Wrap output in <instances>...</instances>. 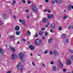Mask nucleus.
I'll list each match as a JSON object with an SVG mask.
<instances>
[{"instance_id":"f03ea898","label":"nucleus","mask_w":73,"mask_h":73,"mask_svg":"<svg viewBox=\"0 0 73 73\" xmlns=\"http://www.w3.org/2000/svg\"><path fill=\"white\" fill-rule=\"evenodd\" d=\"M17 68L18 69L21 70V72H23V68H21V63H19L18 64Z\"/></svg>"},{"instance_id":"6e6552de","label":"nucleus","mask_w":73,"mask_h":73,"mask_svg":"<svg viewBox=\"0 0 73 73\" xmlns=\"http://www.w3.org/2000/svg\"><path fill=\"white\" fill-rule=\"evenodd\" d=\"M50 27L51 28L54 29L56 27V25L54 23H52L51 24Z\"/></svg>"},{"instance_id":"f3484780","label":"nucleus","mask_w":73,"mask_h":73,"mask_svg":"<svg viewBox=\"0 0 73 73\" xmlns=\"http://www.w3.org/2000/svg\"><path fill=\"white\" fill-rule=\"evenodd\" d=\"M62 36L63 38H66V35L65 34H63Z\"/></svg>"},{"instance_id":"bb28decb","label":"nucleus","mask_w":73,"mask_h":73,"mask_svg":"<svg viewBox=\"0 0 73 73\" xmlns=\"http://www.w3.org/2000/svg\"><path fill=\"white\" fill-rule=\"evenodd\" d=\"M44 54H47L48 53V50H46L44 52Z\"/></svg>"},{"instance_id":"864d4df0","label":"nucleus","mask_w":73,"mask_h":73,"mask_svg":"<svg viewBox=\"0 0 73 73\" xmlns=\"http://www.w3.org/2000/svg\"><path fill=\"white\" fill-rule=\"evenodd\" d=\"M2 25V22L0 21V25Z\"/></svg>"},{"instance_id":"423d86ee","label":"nucleus","mask_w":73,"mask_h":73,"mask_svg":"<svg viewBox=\"0 0 73 73\" xmlns=\"http://www.w3.org/2000/svg\"><path fill=\"white\" fill-rule=\"evenodd\" d=\"M53 53L54 55L55 56H58V52L56 50H53Z\"/></svg>"},{"instance_id":"aec40b11","label":"nucleus","mask_w":73,"mask_h":73,"mask_svg":"<svg viewBox=\"0 0 73 73\" xmlns=\"http://www.w3.org/2000/svg\"><path fill=\"white\" fill-rule=\"evenodd\" d=\"M59 64L60 67H62L63 64L62 63H61V62H60Z\"/></svg>"},{"instance_id":"4be33fe9","label":"nucleus","mask_w":73,"mask_h":73,"mask_svg":"<svg viewBox=\"0 0 73 73\" xmlns=\"http://www.w3.org/2000/svg\"><path fill=\"white\" fill-rule=\"evenodd\" d=\"M72 28V26L71 25H70L68 27V29L70 30V29H71Z\"/></svg>"},{"instance_id":"412c9836","label":"nucleus","mask_w":73,"mask_h":73,"mask_svg":"<svg viewBox=\"0 0 73 73\" xmlns=\"http://www.w3.org/2000/svg\"><path fill=\"white\" fill-rule=\"evenodd\" d=\"M22 23L24 26H25V21H24L23 20L22 21Z\"/></svg>"},{"instance_id":"c85d7f7f","label":"nucleus","mask_w":73,"mask_h":73,"mask_svg":"<svg viewBox=\"0 0 73 73\" xmlns=\"http://www.w3.org/2000/svg\"><path fill=\"white\" fill-rule=\"evenodd\" d=\"M49 22L48 23V24H47L45 27H47L48 26H49Z\"/></svg>"},{"instance_id":"e2e57ef3","label":"nucleus","mask_w":73,"mask_h":73,"mask_svg":"<svg viewBox=\"0 0 73 73\" xmlns=\"http://www.w3.org/2000/svg\"><path fill=\"white\" fill-rule=\"evenodd\" d=\"M27 44H28L29 45V44H30V43H29V42H27Z\"/></svg>"},{"instance_id":"a211bd4d","label":"nucleus","mask_w":73,"mask_h":73,"mask_svg":"<svg viewBox=\"0 0 73 73\" xmlns=\"http://www.w3.org/2000/svg\"><path fill=\"white\" fill-rule=\"evenodd\" d=\"M66 19H68V16L66 15L64 16L63 19L64 20H66Z\"/></svg>"},{"instance_id":"ea45409f","label":"nucleus","mask_w":73,"mask_h":73,"mask_svg":"<svg viewBox=\"0 0 73 73\" xmlns=\"http://www.w3.org/2000/svg\"><path fill=\"white\" fill-rule=\"evenodd\" d=\"M42 40H45V37H42Z\"/></svg>"},{"instance_id":"9b49d317","label":"nucleus","mask_w":73,"mask_h":73,"mask_svg":"<svg viewBox=\"0 0 73 73\" xmlns=\"http://www.w3.org/2000/svg\"><path fill=\"white\" fill-rule=\"evenodd\" d=\"M15 31H19L20 29V27L19 26H16L14 29Z\"/></svg>"},{"instance_id":"7ed1b4c3","label":"nucleus","mask_w":73,"mask_h":73,"mask_svg":"<svg viewBox=\"0 0 73 73\" xmlns=\"http://www.w3.org/2000/svg\"><path fill=\"white\" fill-rule=\"evenodd\" d=\"M32 9L34 12H35V13L37 12V7H36V5H33L32 6Z\"/></svg>"},{"instance_id":"a19ab883","label":"nucleus","mask_w":73,"mask_h":73,"mask_svg":"<svg viewBox=\"0 0 73 73\" xmlns=\"http://www.w3.org/2000/svg\"><path fill=\"white\" fill-rule=\"evenodd\" d=\"M50 54L52 55L53 54V52L52 51H50Z\"/></svg>"},{"instance_id":"6e6d98bb","label":"nucleus","mask_w":73,"mask_h":73,"mask_svg":"<svg viewBox=\"0 0 73 73\" xmlns=\"http://www.w3.org/2000/svg\"><path fill=\"white\" fill-rule=\"evenodd\" d=\"M55 1L56 3H58V2L57 1V0H55Z\"/></svg>"},{"instance_id":"6ab92c4d","label":"nucleus","mask_w":73,"mask_h":73,"mask_svg":"<svg viewBox=\"0 0 73 73\" xmlns=\"http://www.w3.org/2000/svg\"><path fill=\"white\" fill-rule=\"evenodd\" d=\"M21 32L20 31H17L16 32V35H20V34Z\"/></svg>"},{"instance_id":"de8ad7c7","label":"nucleus","mask_w":73,"mask_h":73,"mask_svg":"<svg viewBox=\"0 0 73 73\" xmlns=\"http://www.w3.org/2000/svg\"><path fill=\"white\" fill-rule=\"evenodd\" d=\"M50 64H52V65H53V64H54L53 62H51Z\"/></svg>"},{"instance_id":"e433bc0d","label":"nucleus","mask_w":73,"mask_h":73,"mask_svg":"<svg viewBox=\"0 0 73 73\" xmlns=\"http://www.w3.org/2000/svg\"><path fill=\"white\" fill-rule=\"evenodd\" d=\"M65 41H66V42H68L69 41V39H66Z\"/></svg>"},{"instance_id":"c03bdc74","label":"nucleus","mask_w":73,"mask_h":73,"mask_svg":"<svg viewBox=\"0 0 73 73\" xmlns=\"http://www.w3.org/2000/svg\"><path fill=\"white\" fill-rule=\"evenodd\" d=\"M48 11V9H46L44 10V12H47Z\"/></svg>"},{"instance_id":"ddd939ff","label":"nucleus","mask_w":73,"mask_h":73,"mask_svg":"<svg viewBox=\"0 0 73 73\" xmlns=\"http://www.w3.org/2000/svg\"><path fill=\"white\" fill-rule=\"evenodd\" d=\"M0 53H1V55L4 54V51L2 49H0Z\"/></svg>"},{"instance_id":"4468645a","label":"nucleus","mask_w":73,"mask_h":73,"mask_svg":"<svg viewBox=\"0 0 73 73\" xmlns=\"http://www.w3.org/2000/svg\"><path fill=\"white\" fill-rule=\"evenodd\" d=\"M11 49L12 50V52H15V48H14V47H11Z\"/></svg>"},{"instance_id":"a18cd8bd","label":"nucleus","mask_w":73,"mask_h":73,"mask_svg":"<svg viewBox=\"0 0 73 73\" xmlns=\"http://www.w3.org/2000/svg\"><path fill=\"white\" fill-rule=\"evenodd\" d=\"M22 40L24 41H26V39L25 38H23V39Z\"/></svg>"},{"instance_id":"0e129e2a","label":"nucleus","mask_w":73,"mask_h":73,"mask_svg":"<svg viewBox=\"0 0 73 73\" xmlns=\"http://www.w3.org/2000/svg\"><path fill=\"white\" fill-rule=\"evenodd\" d=\"M27 17L28 19H29V17L27 16Z\"/></svg>"},{"instance_id":"4c0bfd02","label":"nucleus","mask_w":73,"mask_h":73,"mask_svg":"<svg viewBox=\"0 0 73 73\" xmlns=\"http://www.w3.org/2000/svg\"><path fill=\"white\" fill-rule=\"evenodd\" d=\"M22 2L23 3H26V2H25V0L22 1Z\"/></svg>"},{"instance_id":"f704fd0d","label":"nucleus","mask_w":73,"mask_h":73,"mask_svg":"<svg viewBox=\"0 0 73 73\" xmlns=\"http://www.w3.org/2000/svg\"><path fill=\"white\" fill-rule=\"evenodd\" d=\"M58 30H59V31H61V29H62V27H60L59 28V29H58Z\"/></svg>"},{"instance_id":"603ef678","label":"nucleus","mask_w":73,"mask_h":73,"mask_svg":"<svg viewBox=\"0 0 73 73\" xmlns=\"http://www.w3.org/2000/svg\"><path fill=\"white\" fill-rule=\"evenodd\" d=\"M25 11L26 12H27V13L28 12V10H26Z\"/></svg>"},{"instance_id":"49530a36","label":"nucleus","mask_w":73,"mask_h":73,"mask_svg":"<svg viewBox=\"0 0 73 73\" xmlns=\"http://www.w3.org/2000/svg\"><path fill=\"white\" fill-rule=\"evenodd\" d=\"M50 31L51 32H52V31H53V30L52 29H51L50 30Z\"/></svg>"},{"instance_id":"393cba45","label":"nucleus","mask_w":73,"mask_h":73,"mask_svg":"<svg viewBox=\"0 0 73 73\" xmlns=\"http://www.w3.org/2000/svg\"><path fill=\"white\" fill-rule=\"evenodd\" d=\"M27 31H28V32L27 33V34L29 36H30V34H31V33L30 32V31H29L27 30Z\"/></svg>"},{"instance_id":"473e14b6","label":"nucleus","mask_w":73,"mask_h":73,"mask_svg":"<svg viewBox=\"0 0 73 73\" xmlns=\"http://www.w3.org/2000/svg\"><path fill=\"white\" fill-rule=\"evenodd\" d=\"M69 57L71 59H73V56H71L69 55Z\"/></svg>"},{"instance_id":"f257e3e1","label":"nucleus","mask_w":73,"mask_h":73,"mask_svg":"<svg viewBox=\"0 0 73 73\" xmlns=\"http://www.w3.org/2000/svg\"><path fill=\"white\" fill-rule=\"evenodd\" d=\"M42 42L41 40L39 39H36L35 40V44L37 45H40L42 44Z\"/></svg>"},{"instance_id":"774afa93","label":"nucleus","mask_w":73,"mask_h":73,"mask_svg":"<svg viewBox=\"0 0 73 73\" xmlns=\"http://www.w3.org/2000/svg\"><path fill=\"white\" fill-rule=\"evenodd\" d=\"M37 55L38 56H40V55L39 54H37Z\"/></svg>"},{"instance_id":"37998d69","label":"nucleus","mask_w":73,"mask_h":73,"mask_svg":"<svg viewBox=\"0 0 73 73\" xmlns=\"http://www.w3.org/2000/svg\"><path fill=\"white\" fill-rule=\"evenodd\" d=\"M41 31H44V30H45V28H42L41 29Z\"/></svg>"},{"instance_id":"69168bd1","label":"nucleus","mask_w":73,"mask_h":73,"mask_svg":"<svg viewBox=\"0 0 73 73\" xmlns=\"http://www.w3.org/2000/svg\"><path fill=\"white\" fill-rule=\"evenodd\" d=\"M19 41H18V42H17V43L19 44Z\"/></svg>"},{"instance_id":"20e7f679","label":"nucleus","mask_w":73,"mask_h":73,"mask_svg":"<svg viewBox=\"0 0 73 73\" xmlns=\"http://www.w3.org/2000/svg\"><path fill=\"white\" fill-rule=\"evenodd\" d=\"M19 56L20 58V60H21V61H23V60L24 59L23 58V57H24V54L23 53H20L19 54Z\"/></svg>"},{"instance_id":"c756f323","label":"nucleus","mask_w":73,"mask_h":73,"mask_svg":"<svg viewBox=\"0 0 73 73\" xmlns=\"http://www.w3.org/2000/svg\"><path fill=\"white\" fill-rule=\"evenodd\" d=\"M68 51L70 52V53H73V50H72L69 49L68 50Z\"/></svg>"},{"instance_id":"2f4dec72","label":"nucleus","mask_w":73,"mask_h":73,"mask_svg":"<svg viewBox=\"0 0 73 73\" xmlns=\"http://www.w3.org/2000/svg\"><path fill=\"white\" fill-rule=\"evenodd\" d=\"M51 17H52V18H53L54 17V15L53 14H50Z\"/></svg>"},{"instance_id":"bf43d9fd","label":"nucleus","mask_w":73,"mask_h":73,"mask_svg":"<svg viewBox=\"0 0 73 73\" xmlns=\"http://www.w3.org/2000/svg\"><path fill=\"white\" fill-rule=\"evenodd\" d=\"M63 71H64V72H65V71H66V69H63Z\"/></svg>"},{"instance_id":"a878e982","label":"nucleus","mask_w":73,"mask_h":73,"mask_svg":"<svg viewBox=\"0 0 73 73\" xmlns=\"http://www.w3.org/2000/svg\"><path fill=\"white\" fill-rule=\"evenodd\" d=\"M42 31H40L39 32L38 34L39 36H41V35H42Z\"/></svg>"},{"instance_id":"f8f14e48","label":"nucleus","mask_w":73,"mask_h":73,"mask_svg":"<svg viewBox=\"0 0 73 73\" xmlns=\"http://www.w3.org/2000/svg\"><path fill=\"white\" fill-rule=\"evenodd\" d=\"M29 48L31 49V50H33L34 48H35V47L33 45H31L29 46Z\"/></svg>"},{"instance_id":"39448f33","label":"nucleus","mask_w":73,"mask_h":73,"mask_svg":"<svg viewBox=\"0 0 73 73\" xmlns=\"http://www.w3.org/2000/svg\"><path fill=\"white\" fill-rule=\"evenodd\" d=\"M12 59L14 60V59H15L16 58H17V55L15 53H13L12 54Z\"/></svg>"},{"instance_id":"cd10ccee","label":"nucleus","mask_w":73,"mask_h":73,"mask_svg":"<svg viewBox=\"0 0 73 73\" xmlns=\"http://www.w3.org/2000/svg\"><path fill=\"white\" fill-rule=\"evenodd\" d=\"M57 2H58V3H59V4H61V3H62L61 0H58V1H57Z\"/></svg>"},{"instance_id":"58836bf2","label":"nucleus","mask_w":73,"mask_h":73,"mask_svg":"<svg viewBox=\"0 0 73 73\" xmlns=\"http://www.w3.org/2000/svg\"><path fill=\"white\" fill-rule=\"evenodd\" d=\"M13 3H12V4L13 5V3H16V1H15V0L13 1Z\"/></svg>"},{"instance_id":"3c124183","label":"nucleus","mask_w":73,"mask_h":73,"mask_svg":"<svg viewBox=\"0 0 73 73\" xmlns=\"http://www.w3.org/2000/svg\"><path fill=\"white\" fill-rule=\"evenodd\" d=\"M32 64H33V66H35V64H34V63H33V62L32 61Z\"/></svg>"},{"instance_id":"052dcab7","label":"nucleus","mask_w":73,"mask_h":73,"mask_svg":"<svg viewBox=\"0 0 73 73\" xmlns=\"http://www.w3.org/2000/svg\"><path fill=\"white\" fill-rule=\"evenodd\" d=\"M13 17L14 19H16V16H14Z\"/></svg>"},{"instance_id":"72a5a7b5","label":"nucleus","mask_w":73,"mask_h":73,"mask_svg":"<svg viewBox=\"0 0 73 73\" xmlns=\"http://www.w3.org/2000/svg\"><path fill=\"white\" fill-rule=\"evenodd\" d=\"M52 4H55V1H52Z\"/></svg>"},{"instance_id":"5701e85b","label":"nucleus","mask_w":73,"mask_h":73,"mask_svg":"<svg viewBox=\"0 0 73 73\" xmlns=\"http://www.w3.org/2000/svg\"><path fill=\"white\" fill-rule=\"evenodd\" d=\"M56 67L54 66L53 68V71H56Z\"/></svg>"},{"instance_id":"680f3d73","label":"nucleus","mask_w":73,"mask_h":73,"mask_svg":"<svg viewBox=\"0 0 73 73\" xmlns=\"http://www.w3.org/2000/svg\"><path fill=\"white\" fill-rule=\"evenodd\" d=\"M48 13H50V10H48Z\"/></svg>"},{"instance_id":"1a4fd4ad","label":"nucleus","mask_w":73,"mask_h":73,"mask_svg":"<svg viewBox=\"0 0 73 73\" xmlns=\"http://www.w3.org/2000/svg\"><path fill=\"white\" fill-rule=\"evenodd\" d=\"M68 8L69 11H70L72 9H73V6L70 4L68 5Z\"/></svg>"},{"instance_id":"c9c22d12","label":"nucleus","mask_w":73,"mask_h":73,"mask_svg":"<svg viewBox=\"0 0 73 73\" xmlns=\"http://www.w3.org/2000/svg\"><path fill=\"white\" fill-rule=\"evenodd\" d=\"M10 38H11V39H13L14 38V36H11L10 37Z\"/></svg>"},{"instance_id":"9d476101","label":"nucleus","mask_w":73,"mask_h":73,"mask_svg":"<svg viewBox=\"0 0 73 73\" xmlns=\"http://www.w3.org/2000/svg\"><path fill=\"white\" fill-rule=\"evenodd\" d=\"M48 19L47 18H44L42 20L43 22L44 23H46V22H47V21H48Z\"/></svg>"},{"instance_id":"5fc2aeb1","label":"nucleus","mask_w":73,"mask_h":73,"mask_svg":"<svg viewBox=\"0 0 73 73\" xmlns=\"http://www.w3.org/2000/svg\"><path fill=\"white\" fill-rule=\"evenodd\" d=\"M38 36V34H36V36L35 37H37V36Z\"/></svg>"},{"instance_id":"2eb2a0df","label":"nucleus","mask_w":73,"mask_h":73,"mask_svg":"<svg viewBox=\"0 0 73 73\" xmlns=\"http://www.w3.org/2000/svg\"><path fill=\"white\" fill-rule=\"evenodd\" d=\"M53 41V38H50L48 40L49 43H50Z\"/></svg>"},{"instance_id":"7c9ffc66","label":"nucleus","mask_w":73,"mask_h":73,"mask_svg":"<svg viewBox=\"0 0 73 73\" xmlns=\"http://www.w3.org/2000/svg\"><path fill=\"white\" fill-rule=\"evenodd\" d=\"M48 33L46 31L45 32V36H48Z\"/></svg>"},{"instance_id":"0eeeda50","label":"nucleus","mask_w":73,"mask_h":73,"mask_svg":"<svg viewBox=\"0 0 73 73\" xmlns=\"http://www.w3.org/2000/svg\"><path fill=\"white\" fill-rule=\"evenodd\" d=\"M66 64L67 65L71 64V61L67 59V60L66 61Z\"/></svg>"},{"instance_id":"4d7b16f0","label":"nucleus","mask_w":73,"mask_h":73,"mask_svg":"<svg viewBox=\"0 0 73 73\" xmlns=\"http://www.w3.org/2000/svg\"><path fill=\"white\" fill-rule=\"evenodd\" d=\"M19 22H22V21H21V20L19 19Z\"/></svg>"},{"instance_id":"dca6fc26","label":"nucleus","mask_w":73,"mask_h":73,"mask_svg":"<svg viewBox=\"0 0 73 73\" xmlns=\"http://www.w3.org/2000/svg\"><path fill=\"white\" fill-rule=\"evenodd\" d=\"M47 16L48 19H51V16H50V14H47Z\"/></svg>"},{"instance_id":"8fccbe9b","label":"nucleus","mask_w":73,"mask_h":73,"mask_svg":"<svg viewBox=\"0 0 73 73\" xmlns=\"http://www.w3.org/2000/svg\"><path fill=\"white\" fill-rule=\"evenodd\" d=\"M6 73H11V71H9L8 72H7Z\"/></svg>"},{"instance_id":"13d9d810","label":"nucleus","mask_w":73,"mask_h":73,"mask_svg":"<svg viewBox=\"0 0 73 73\" xmlns=\"http://www.w3.org/2000/svg\"><path fill=\"white\" fill-rule=\"evenodd\" d=\"M43 66H44V67H45V65L44 64H43Z\"/></svg>"},{"instance_id":"b1692460","label":"nucleus","mask_w":73,"mask_h":73,"mask_svg":"<svg viewBox=\"0 0 73 73\" xmlns=\"http://www.w3.org/2000/svg\"><path fill=\"white\" fill-rule=\"evenodd\" d=\"M3 18L4 19H6V15H5V14L4 13L3 14Z\"/></svg>"},{"instance_id":"79ce46f5","label":"nucleus","mask_w":73,"mask_h":73,"mask_svg":"<svg viewBox=\"0 0 73 73\" xmlns=\"http://www.w3.org/2000/svg\"><path fill=\"white\" fill-rule=\"evenodd\" d=\"M44 1H45L46 3H48V2H49V1L48 0H45Z\"/></svg>"},{"instance_id":"338daca9","label":"nucleus","mask_w":73,"mask_h":73,"mask_svg":"<svg viewBox=\"0 0 73 73\" xmlns=\"http://www.w3.org/2000/svg\"><path fill=\"white\" fill-rule=\"evenodd\" d=\"M11 12H12V11H11V10L10 11H9V13H11Z\"/></svg>"},{"instance_id":"09e8293b","label":"nucleus","mask_w":73,"mask_h":73,"mask_svg":"<svg viewBox=\"0 0 73 73\" xmlns=\"http://www.w3.org/2000/svg\"><path fill=\"white\" fill-rule=\"evenodd\" d=\"M28 4H31V2H30L29 1H28Z\"/></svg>"}]
</instances>
